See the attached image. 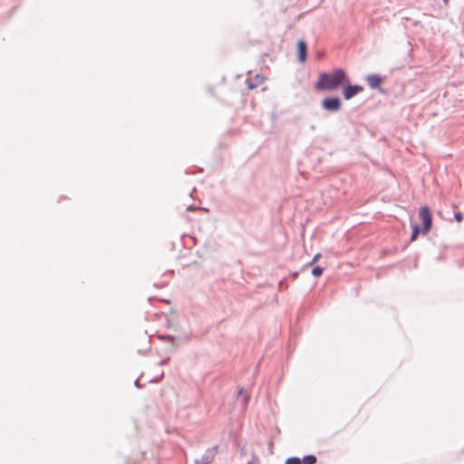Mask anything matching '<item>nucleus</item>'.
<instances>
[{"label":"nucleus","mask_w":464,"mask_h":464,"mask_svg":"<svg viewBox=\"0 0 464 464\" xmlns=\"http://www.w3.org/2000/svg\"><path fill=\"white\" fill-rule=\"evenodd\" d=\"M345 82H348L345 72L343 69H335L332 73L322 72L314 88L318 91H334Z\"/></svg>","instance_id":"1"},{"label":"nucleus","mask_w":464,"mask_h":464,"mask_svg":"<svg viewBox=\"0 0 464 464\" xmlns=\"http://www.w3.org/2000/svg\"><path fill=\"white\" fill-rule=\"evenodd\" d=\"M135 386L138 387V388H141L142 386L140 384V382L139 380L137 379L134 382Z\"/></svg>","instance_id":"19"},{"label":"nucleus","mask_w":464,"mask_h":464,"mask_svg":"<svg viewBox=\"0 0 464 464\" xmlns=\"http://www.w3.org/2000/svg\"><path fill=\"white\" fill-rule=\"evenodd\" d=\"M244 388L240 387L237 390V399H240L244 395Z\"/></svg>","instance_id":"15"},{"label":"nucleus","mask_w":464,"mask_h":464,"mask_svg":"<svg viewBox=\"0 0 464 464\" xmlns=\"http://www.w3.org/2000/svg\"><path fill=\"white\" fill-rule=\"evenodd\" d=\"M285 464H302L301 459L297 457H291L286 459Z\"/></svg>","instance_id":"13"},{"label":"nucleus","mask_w":464,"mask_h":464,"mask_svg":"<svg viewBox=\"0 0 464 464\" xmlns=\"http://www.w3.org/2000/svg\"><path fill=\"white\" fill-rule=\"evenodd\" d=\"M256 83H253L252 82L247 81V82H248V88H249V89H254V88H256L259 83H261V82H262V81H263V77H261L260 75H258V74H257V75L256 76Z\"/></svg>","instance_id":"10"},{"label":"nucleus","mask_w":464,"mask_h":464,"mask_svg":"<svg viewBox=\"0 0 464 464\" xmlns=\"http://www.w3.org/2000/svg\"><path fill=\"white\" fill-rule=\"evenodd\" d=\"M168 361H169V358H167V359H163V360H161V361L159 362V364H160V365H165V364L168 362Z\"/></svg>","instance_id":"18"},{"label":"nucleus","mask_w":464,"mask_h":464,"mask_svg":"<svg viewBox=\"0 0 464 464\" xmlns=\"http://www.w3.org/2000/svg\"><path fill=\"white\" fill-rule=\"evenodd\" d=\"M444 4L447 5L449 3V0H443Z\"/></svg>","instance_id":"20"},{"label":"nucleus","mask_w":464,"mask_h":464,"mask_svg":"<svg viewBox=\"0 0 464 464\" xmlns=\"http://www.w3.org/2000/svg\"><path fill=\"white\" fill-rule=\"evenodd\" d=\"M322 108L329 112H337L342 108V102L339 97H326L321 102Z\"/></svg>","instance_id":"2"},{"label":"nucleus","mask_w":464,"mask_h":464,"mask_svg":"<svg viewBox=\"0 0 464 464\" xmlns=\"http://www.w3.org/2000/svg\"><path fill=\"white\" fill-rule=\"evenodd\" d=\"M362 91H363V87L361 85L348 84V85L344 86L343 89V98L345 100H350L353 97L356 96L357 94L361 93Z\"/></svg>","instance_id":"4"},{"label":"nucleus","mask_w":464,"mask_h":464,"mask_svg":"<svg viewBox=\"0 0 464 464\" xmlns=\"http://www.w3.org/2000/svg\"><path fill=\"white\" fill-rule=\"evenodd\" d=\"M248 464H251V463H248Z\"/></svg>","instance_id":"21"},{"label":"nucleus","mask_w":464,"mask_h":464,"mask_svg":"<svg viewBox=\"0 0 464 464\" xmlns=\"http://www.w3.org/2000/svg\"><path fill=\"white\" fill-rule=\"evenodd\" d=\"M420 226L415 224L413 227H412V233H411V241H414L416 240V238L418 237V235L420 233Z\"/></svg>","instance_id":"9"},{"label":"nucleus","mask_w":464,"mask_h":464,"mask_svg":"<svg viewBox=\"0 0 464 464\" xmlns=\"http://www.w3.org/2000/svg\"><path fill=\"white\" fill-rule=\"evenodd\" d=\"M217 449L218 447L216 446L207 450L200 459L195 460V464H210L214 459Z\"/></svg>","instance_id":"5"},{"label":"nucleus","mask_w":464,"mask_h":464,"mask_svg":"<svg viewBox=\"0 0 464 464\" xmlns=\"http://www.w3.org/2000/svg\"><path fill=\"white\" fill-rule=\"evenodd\" d=\"M369 87L372 90H381L382 77L378 74H370L366 77Z\"/></svg>","instance_id":"6"},{"label":"nucleus","mask_w":464,"mask_h":464,"mask_svg":"<svg viewBox=\"0 0 464 464\" xmlns=\"http://www.w3.org/2000/svg\"><path fill=\"white\" fill-rule=\"evenodd\" d=\"M298 59L301 63H304L307 58V45L304 40L297 43Z\"/></svg>","instance_id":"7"},{"label":"nucleus","mask_w":464,"mask_h":464,"mask_svg":"<svg viewBox=\"0 0 464 464\" xmlns=\"http://www.w3.org/2000/svg\"><path fill=\"white\" fill-rule=\"evenodd\" d=\"M454 218L458 222H460L463 219V214L461 212H457L454 214Z\"/></svg>","instance_id":"14"},{"label":"nucleus","mask_w":464,"mask_h":464,"mask_svg":"<svg viewBox=\"0 0 464 464\" xmlns=\"http://www.w3.org/2000/svg\"><path fill=\"white\" fill-rule=\"evenodd\" d=\"M162 338H163V339H165V340H167V341H169V342H173V341H174V339H175V337H174V336H172V335H167V336H164V337H162Z\"/></svg>","instance_id":"17"},{"label":"nucleus","mask_w":464,"mask_h":464,"mask_svg":"<svg viewBox=\"0 0 464 464\" xmlns=\"http://www.w3.org/2000/svg\"><path fill=\"white\" fill-rule=\"evenodd\" d=\"M317 458L314 455H306L302 459V464H315Z\"/></svg>","instance_id":"8"},{"label":"nucleus","mask_w":464,"mask_h":464,"mask_svg":"<svg viewBox=\"0 0 464 464\" xmlns=\"http://www.w3.org/2000/svg\"><path fill=\"white\" fill-rule=\"evenodd\" d=\"M320 256H321V255H320V254H316V255L314 256V258L312 259V261H311L309 264H310V265H313L314 263H315V262L318 260V258H319Z\"/></svg>","instance_id":"16"},{"label":"nucleus","mask_w":464,"mask_h":464,"mask_svg":"<svg viewBox=\"0 0 464 464\" xmlns=\"http://www.w3.org/2000/svg\"><path fill=\"white\" fill-rule=\"evenodd\" d=\"M324 269L323 267L317 266H314L313 269H312V275L315 277L319 276L322 275Z\"/></svg>","instance_id":"12"},{"label":"nucleus","mask_w":464,"mask_h":464,"mask_svg":"<svg viewBox=\"0 0 464 464\" xmlns=\"http://www.w3.org/2000/svg\"><path fill=\"white\" fill-rule=\"evenodd\" d=\"M419 216L423 223L422 234L427 235L432 226V218L430 208L427 206L421 207L419 211Z\"/></svg>","instance_id":"3"},{"label":"nucleus","mask_w":464,"mask_h":464,"mask_svg":"<svg viewBox=\"0 0 464 464\" xmlns=\"http://www.w3.org/2000/svg\"><path fill=\"white\" fill-rule=\"evenodd\" d=\"M249 395L244 394L240 399H238L241 402L242 407L245 409L246 408L248 401H249Z\"/></svg>","instance_id":"11"}]
</instances>
